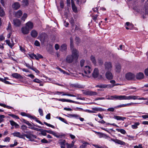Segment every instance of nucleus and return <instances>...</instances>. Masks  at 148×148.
Masks as SVG:
<instances>
[{"label":"nucleus","instance_id":"obj_36","mask_svg":"<svg viewBox=\"0 0 148 148\" xmlns=\"http://www.w3.org/2000/svg\"><path fill=\"white\" fill-rule=\"evenodd\" d=\"M116 130L123 134H125L126 133L125 131L122 129H117Z\"/></svg>","mask_w":148,"mask_h":148},{"label":"nucleus","instance_id":"obj_11","mask_svg":"<svg viewBox=\"0 0 148 148\" xmlns=\"http://www.w3.org/2000/svg\"><path fill=\"white\" fill-rule=\"evenodd\" d=\"M106 78L108 80L112 79L113 78V75L110 71H107L105 73Z\"/></svg>","mask_w":148,"mask_h":148},{"label":"nucleus","instance_id":"obj_58","mask_svg":"<svg viewBox=\"0 0 148 148\" xmlns=\"http://www.w3.org/2000/svg\"><path fill=\"white\" fill-rule=\"evenodd\" d=\"M114 108H108L107 109V110H108V111L113 112L114 111Z\"/></svg>","mask_w":148,"mask_h":148},{"label":"nucleus","instance_id":"obj_38","mask_svg":"<svg viewBox=\"0 0 148 148\" xmlns=\"http://www.w3.org/2000/svg\"><path fill=\"white\" fill-rule=\"evenodd\" d=\"M96 87L97 88H105L107 87V86L104 84L98 85L96 86Z\"/></svg>","mask_w":148,"mask_h":148},{"label":"nucleus","instance_id":"obj_9","mask_svg":"<svg viewBox=\"0 0 148 148\" xmlns=\"http://www.w3.org/2000/svg\"><path fill=\"white\" fill-rule=\"evenodd\" d=\"M57 100H58L59 101H61L63 102H66L70 103H77L78 104H80V103L79 102L75 101H73L72 100H71L70 99H57Z\"/></svg>","mask_w":148,"mask_h":148},{"label":"nucleus","instance_id":"obj_39","mask_svg":"<svg viewBox=\"0 0 148 148\" xmlns=\"http://www.w3.org/2000/svg\"><path fill=\"white\" fill-rule=\"evenodd\" d=\"M0 81L5 83L7 84H11L9 82L5 80V79H3V78H0Z\"/></svg>","mask_w":148,"mask_h":148},{"label":"nucleus","instance_id":"obj_27","mask_svg":"<svg viewBox=\"0 0 148 148\" xmlns=\"http://www.w3.org/2000/svg\"><path fill=\"white\" fill-rule=\"evenodd\" d=\"M119 100H126V96L120 95L117 96L116 95V99Z\"/></svg>","mask_w":148,"mask_h":148},{"label":"nucleus","instance_id":"obj_37","mask_svg":"<svg viewBox=\"0 0 148 148\" xmlns=\"http://www.w3.org/2000/svg\"><path fill=\"white\" fill-rule=\"evenodd\" d=\"M90 59L92 62L94 64H95L96 63L95 57L93 56H91L90 57Z\"/></svg>","mask_w":148,"mask_h":148},{"label":"nucleus","instance_id":"obj_52","mask_svg":"<svg viewBox=\"0 0 148 148\" xmlns=\"http://www.w3.org/2000/svg\"><path fill=\"white\" fill-rule=\"evenodd\" d=\"M18 144V143L16 141V140L14 141V144H10V146L11 147H13L16 146Z\"/></svg>","mask_w":148,"mask_h":148},{"label":"nucleus","instance_id":"obj_16","mask_svg":"<svg viewBox=\"0 0 148 148\" xmlns=\"http://www.w3.org/2000/svg\"><path fill=\"white\" fill-rule=\"evenodd\" d=\"M14 136L20 138H24V134L21 135L20 133L18 132H15L12 134Z\"/></svg>","mask_w":148,"mask_h":148},{"label":"nucleus","instance_id":"obj_15","mask_svg":"<svg viewBox=\"0 0 148 148\" xmlns=\"http://www.w3.org/2000/svg\"><path fill=\"white\" fill-rule=\"evenodd\" d=\"M21 31L22 33L24 35L28 34L29 32L28 29L26 27H23L21 28Z\"/></svg>","mask_w":148,"mask_h":148},{"label":"nucleus","instance_id":"obj_2","mask_svg":"<svg viewBox=\"0 0 148 148\" xmlns=\"http://www.w3.org/2000/svg\"><path fill=\"white\" fill-rule=\"evenodd\" d=\"M25 133L27 134H24V136H25L27 138L29 139V140L31 141H34V138H37L39 140H40L39 138H37L36 136L32 134L31 132L30 131H26L25 132Z\"/></svg>","mask_w":148,"mask_h":148},{"label":"nucleus","instance_id":"obj_55","mask_svg":"<svg viewBox=\"0 0 148 148\" xmlns=\"http://www.w3.org/2000/svg\"><path fill=\"white\" fill-rule=\"evenodd\" d=\"M127 136L129 138L128 139L129 140H134V138L135 137L132 136L127 135Z\"/></svg>","mask_w":148,"mask_h":148},{"label":"nucleus","instance_id":"obj_35","mask_svg":"<svg viewBox=\"0 0 148 148\" xmlns=\"http://www.w3.org/2000/svg\"><path fill=\"white\" fill-rule=\"evenodd\" d=\"M6 44H8V45L11 48H12V47H13L14 45V44L13 43V42H12V43H11L10 42V41L9 40H6Z\"/></svg>","mask_w":148,"mask_h":148},{"label":"nucleus","instance_id":"obj_30","mask_svg":"<svg viewBox=\"0 0 148 148\" xmlns=\"http://www.w3.org/2000/svg\"><path fill=\"white\" fill-rule=\"evenodd\" d=\"M16 16L18 18H20L22 14V12L21 10H19L15 13Z\"/></svg>","mask_w":148,"mask_h":148},{"label":"nucleus","instance_id":"obj_24","mask_svg":"<svg viewBox=\"0 0 148 148\" xmlns=\"http://www.w3.org/2000/svg\"><path fill=\"white\" fill-rule=\"evenodd\" d=\"M31 35L32 37L34 38L38 36V33L35 30H32L31 32Z\"/></svg>","mask_w":148,"mask_h":148},{"label":"nucleus","instance_id":"obj_42","mask_svg":"<svg viewBox=\"0 0 148 148\" xmlns=\"http://www.w3.org/2000/svg\"><path fill=\"white\" fill-rule=\"evenodd\" d=\"M22 3L24 5L27 6L28 5V0H23Z\"/></svg>","mask_w":148,"mask_h":148},{"label":"nucleus","instance_id":"obj_26","mask_svg":"<svg viewBox=\"0 0 148 148\" xmlns=\"http://www.w3.org/2000/svg\"><path fill=\"white\" fill-rule=\"evenodd\" d=\"M144 75L143 73H139L137 74L136 75V78L138 79H142L143 78Z\"/></svg>","mask_w":148,"mask_h":148},{"label":"nucleus","instance_id":"obj_48","mask_svg":"<svg viewBox=\"0 0 148 148\" xmlns=\"http://www.w3.org/2000/svg\"><path fill=\"white\" fill-rule=\"evenodd\" d=\"M70 48L72 47H74L73 45V40L72 37L70 38Z\"/></svg>","mask_w":148,"mask_h":148},{"label":"nucleus","instance_id":"obj_1","mask_svg":"<svg viewBox=\"0 0 148 148\" xmlns=\"http://www.w3.org/2000/svg\"><path fill=\"white\" fill-rule=\"evenodd\" d=\"M84 73H82V75L84 77L90 78L91 76V74L92 69L91 67L88 66H85L84 67L82 68Z\"/></svg>","mask_w":148,"mask_h":148},{"label":"nucleus","instance_id":"obj_62","mask_svg":"<svg viewBox=\"0 0 148 148\" xmlns=\"http://www.w3.org/2000/svg\"><path fill=\"white\" fill-rule=\"evenodd\" d=\"M41 141L43 143H48V141L45 138L42 139Z\"/></svg>","mask_w":148,"mask_h":148},{"label":"nucleus","instance_id":"obj_29","mask_svg":"<svg viewBox=\"0 0 148 148\" xmlns=\"http://www.w3.org/2000/svg\"><path fill=\"white\" fill-rule=\"evenodd\" d=\"M66 49L67 45L65 44L62 45L60 47V50L62 51H66Z\"/></svg>","mask_w":148,"mask_h":148},{"label":"nucleus","instance_id":"obj_5","mask_svg":"<svg viewBox=\"0 0 148 148\" xmlns=\"http://www.w3.org/2000/svg\"><path fill=\"white\" fill-rule=\"evenodd\" d=\"M38 39L40 40L41 42L43 43L47 39V36L45 33H42L40 34L38 36Z\"/></svg>","mask_w":148,"mask_h":148},{"label":"nucleus","instance_id":"obj_10","mask_svg":"<svg viewBox=\"0 0 148 148\" xmlns=\"http://www.w3.org/2000/svg\"><path fill=\"white\" fill-rule=\"evenodd\" d=\"M135 77V75L131 73H128L125 75V78L128 80H131L134 79Z\"/></svg>","mask_w":148,"mask_h":148},{"label":"nucleus","instance_id":"obj_50","mask_svg":"<svg viewBox=\"0 0 148 148\" xmlns=\"http://www.w3.org/2000/svg\"><path fill=\"white\" fill-rule=\"evenodd\" d=\"M58 119L60 120L61 121L64 122L65 123H66V124L67 123L65 119H64L62 118L61 117H59Z\"/></svg>","mask_w":148,"mask_h":148},{"label":"nucleus","instance_id":"obj_4","mask_svg":"<svg viewBox=\"0 0 148 148\" xmlns=\"http://www.w3.org/2000/svg\"><path fill=\"white\" fill-rule=\"evenodd\" d=\"M92 76L94 78H98L100 79L102 78V75H99V70L97 68H95L94 69L92 73Z\"/></svg>","mask_w":148,"mask_h":148},{"label":"nucleus","instance_id":"obj_63","mask_svg":"<svg viewBox=\"0 0 148 148\" xmlns=\"http://www.w3.org/2000/svg\"><path fill=\"white\" fill-rule=\"evenodd\" d=\"M57 69L60 71L61 72L63 73V74H65L66 72L64 71L61 69V68H58Z\"/></svg>","mask_w":148,"mask_h":148},{"label":"nucleus","instance_id":"obj_40","mask_svg":"<svg viewBox=\"0 0 148 148\" xmlns=\"http://www.w3.org/2000/svg\"><path fill=\"white\" fill-rule=\"evenodd\" d=\"M27 127L26 125H23L21 126V128L24 132L25 133V130H27Z\"/></svg>","mask_w":148,"mask_h":148},{"label":"nucleus","instance_id":"obj_23","mask_svg":"<svg viewBox=\"0 0 148 148\" xmlns=\"http://www.w3.org/2000/svg\"><path fill=\"white\" fill-rule=\"evenodd\" d=\"M66 140H60L59 142V144L60 145L61 148H66L65 147Z\"/></svg>","mask_w":148,"mask_h":148},{"label":"nucleus","instance_id":"obj_3","mask_svg":"<svg viewBox=\"0 0 148 148\" xmlns=\"http://www.w3.org/2000/svg\"><path fill=\"white\" fill-rule=\"evenodd\" d=\"M71 55L77 60L79 56V51L74 47H71Z\"/></svg>","mask_w":148,"mask_h":148},{"label":"nucleus","instance_id":"obj_60","mask_svg":"<svg viewBox=\"0 0 148 148\" xmlns=\"http://www.w3.org/2000/svg\"><path fill=\"white\" fill-rule=\"evenodd\" d=\"M10 140V138L9 137H6L4 139V141L9 142Z\"/></svg>","mask_w":148,"mask_h":148},{"label":"nucleus","instance_id":"obj_49","mask_svg":"<svg viewBox=\"0 0 148 148\" xmlns=\"http://www.w3.org/2000/svg\"><path fill=\"white\" fill-rule=\"evenodd\" d=\"M67 148H72L73 146L71 144H69L68 143H65Z\"/></svg>","mask_w":148,"mask_h":148},{"label":"nucleus","instance_id":"obj_13","mask_svg":"<svg viewBox=\"0 0 148 148\" xmlns=\"http://www.w3.org/2000/svg\"><path fill=\"white\" fill-rule=\"evenodd\" d=\"M111 140L114 142L115 143L120 145H125V142L119 139H114L113 138H111Z\"/></svg>","mask_w":148,"mask_h":148},{"label":"nucleus","instance_id":"obj_8","mask_svg":"<svg viewBox=\"0 0 148 148\" xmlns=\"http://www.w3.org/2000/svg\"><path fill=\"white\" fill-rule=\"evenodd\" d=\"M75 58H73L71 55H68L66 58V61L69 63H71L73 62L74 60H76Z\"/></svg>","mask_w":148,"mask_h":148},{"label":"nucleus","instance_id":"obj_19","mask_svg":"<svg viewBox=\"0 0 148 148\" xmlns=\"http://www.w3.org/2000/svg\"><path fill=\"white\" fill-rule=\"evenodd\" d=\"M92 110H87V112L89 113H95L96 112H97L100 110V108H92Z\"/></svg>","mask_w":148,"mask_h":148},{"label":"nucleus","instance_id":"obj_57","mask_svg":"<svg viewBox=\"0 0 148 148\" xmlns=\"http://www.w3.org/2000/svg\"><path fill=\"white\" fill-rule=\"evenodd\" d=\"M97 62L99 65H101L103 63V61L101 59H99Z\"/></svg>","mask_w":148,"mask_h":148},{"label":"nucleus","instance_id":"obj_34","mask_svg":"<svg viewBox=\"0 0 148 148\" xmlns=\"http://www.w3.org/2000/svg\"><path fill=\"white\" fill-rule=\"evenodd\" d=\"M68 117L70 118L75 117L76 118H78L79 115L77 114H68Z\"/></svg>","mask_w":148,"mask_h":148},{"label":"nucleus","instance_id":"obj_25","mask_svg":"<svg viewBox=\"0 0 148 148\" xmlns=\"http://www.w3.org/2000/svg\"><path fill=\"white\" fill-rule=\"evenodd\" d=\"M114 118L117 120H122L124 121L126 119V118L125 117H122V116L115 115L114 116Z\"/></svg>","mask_w":148,"mask_h":148},{"label":"nucleus","instance_id":"obj_41","mask_svg":"<svg viewBox=\"0 0 148 148\" xmlns=\"http://www.w3.org/2000/svg\"><path fill=\"white\" fill-rule=\"evenodd\" d=\"M7 30L9 32H12V27L10 23L9 22L8 27L7 28Z\"/></svg>","mask_w":148,"mask_h":148},{"label":"nucleus","instance_id":"obj_31","mask_svg":"<svg viewBox=\"0 0 148 148\" xmlns=\"http://www.w3.org/2000/svg\"><path fill=\"white\" fill-rule=\"evenodd\" d=\"M56 93L57 94L62 93V94H63L62 95H66V96H69L73 97H76V96L74 95L70 94L64 93V92H59L58 91H57L56 92Z\"/></svg>","mask_w":148,"mask_h":148},{"label":"nucleus","instance_id":"obj_12","mask_svg":"<svg viewBox=\"0 0 148 148\" xmlns=\"http://www.w3.org/2000/svg\"><path fill=\"white\" fill-rule=\"evenodd\" d=\"M25 27L30 30L33 28V23L32 22L29 21L25 24Z\"/></svg>","mask_w":148,"mask_h":148},{"label":"nucleus","instance_id":"obj_32","mask_svg":"<svg viewBox=\"0 0 148 148\" xmlns=\"http://www.w3.org/2000/svg\"><path fill=\"white\" fill-rule=\"evenodd\" d=\"M140 124L139 122H136L134 123V124L132 125L131 127L133 129H136L138 128V126Z\"/></svg>","mask_w":148,"mask_h":148},{"label":"nucleus","instance_id":"obj_22","mask_svg":"<svg viewBox=\"0 0 148 148\" xmlns=\"http://www.w3.org/2000/svg\"><path fill=\"white\" fill-rule=\"evenodd\" d=\"M71 5L72 10L74 12H76L77 11V8L75 6L73 0H71Z\"/></svg>","mask_w":148,"mask_h":148},{"label":"nucleus","instance_id":"obj_45","mask_svg":"<svg viewBox=\"0 0 148 148\" xmlns=\"http://www.w3.org/2000/svg\"><path fill=\"white\" fill-rule=\"evenodd\" d=\"M85 62V61L84 60H82L80 61V66L82 67V68L84 67V65Z\"/></svg>","mask_w":148,"mask_h":148},{"label":"nucleus","instance_id":"obj_33","mask_svg":"<svg viewBox=\"0 0 148 148\" xmlns=\"http://www.w3.org/2000/svg\"><path fill=\"white\" fill-rule=\"evenodd\" d=\"M121 66L120 64H117L116 65V71L118 73H119L121 71Z\"/></svg>","mask_w":148,"mask_h":148},{"label":"nucleus","instance_id":"obj_61","mask_svg":"<svg viewBox=\"0 0 148 148\" xmlns=\"http://www.w3.org/2000/svg\"><path fill=\"white\" fill-rule=\"evenodd\" d=\"M75 41H76V43L78 44L80 41V40L78 37H76L75 38Z\"/></svg>","mask_w":148,"mask_h":148},{"label":"nucleus","instance_id":"obj_17","mask_svg":"<svg viewBox=\"0 0 148 148\" xmlns=\"http://www.w3.org/2000/svg\"><path fill=\"white\" fill-rule=\"evenodd\" d=\"M138 97V96L135 95H129L128 96H126V100H136L137 99Z\"/></svg>","mask_w":148,"mask_h":148},{"label":"nucleus","instance_id":"obj_46","mask_svg":"<svg viewBox=\"0 0 148 148\" xmlns=\"http://www.w3.org/2000/svg\"><path fill=\"white\" fill-rule=\"evenodd\" d=\"M44 123L45 125H46L47 126H49V127H51L52 128H55V127L54 126L52 125H51V124H49V123H47L45 122H44Z\"/></svg>","mask_w":148,"mask_h":148},{"label":"nucleus","instance_id":"obj_47","mask_svg":"<svg viewBox=\"0 0 148 148\" xmlns=\"http://www.w3.org/2000/svg\"><path fill=\"white\" fill-rule=\"evenodd\" d=\"M8 115L9 116L12 117H13L14 118L16 119H19V117L18 116H17L16 115H14L13 114H9Z\"/></svg>","mask_w":148,"mask_h":148},{"label":"nucleus","instance_id":"obj_43","mask_svg":"<svg viewBox=\"0 0 148 148\" xmlns=\"http://www.w3.org/2000/svg\"><path fill=\"white\" fill-rule=\"evenodd\" d=\"M23 121L24 123L27 124L29 126H31L32 125V124L28 121H27L25 119H23Z\"/></svg>","mask_w":148,"mask_h":148},{"label":"nucleus","instance_id":"obj_53","mask_svg":"<svg viewBox=\"0 0 148 148\" xmlns=\"http://www.w3.org/2000/svg\"><path fill=\"white\" fill-rule=\"evenodd\" d=\"M98 16V15L96 14L95 16H92V19L95 21H96V20H97V17Z\"/></svg>","mask_w":148,"mask_h":148},{"label":"nucleus","instance_id":"obj_21","mask_svg":"<svg viewBox=\"0 0 148 148\" xmlns=\"http://www.w3.org/2000/svg\"><path fill=\"white\" fill-rule=\"evenodd\" d=\"M10 122L11 125L12 126H14L16 128H19V126L18 124L15 122L13 121H10Z\"/></svg>","mask_w":148,"mask_h":148},{"label":"nucleus","instance_id":"obj_56","mask_svg":"<svg viewBox=\"0 0 148 148\" xmlns=\"http://www.w3.org/2000/svg\"><path fill=\"white\" fill-rule=\"evenodd\" d=\"M38 112L40 113V115L41 116H42L43 115V112L42 110L40 108H39L38 110Z\"/></svg>","mask_w":148,"mask_h":148},{"label":"nucleus","instance_id":"obj_64","mask_svg":"<svg viewBox=\"0 0 148 148\" xmlns=\"http://www.w3.org/2000/svg\"><path fill=\"white\" fill-rule=\"evenodd\" d=\"M25 66L29 68V69H32L33 67H32V66H31L29 64L25 63Z\"/></svg>","mask_w":148,"mask_h":148},{"label":"nucleus","instance_id":"obj_14","mask_svg":"<svg viewBox=\"0 0 148 148\" xmlns=\"http://www.w3.org/2000/svg\"><path fill=\"white\" fill-rule=\"evenodd\" d=\"M84 94L86 95L90 96L96 95H97V93L96 92L91 91H86L84 92Z\"/></svg>","mask_w":148,"mask_h":148},{"label":"nucleus","instance_id":"obj_18","mask_svg":"<svg viewBox=\"0 0 148 148\" xmlns=\"http://www.w3.org/2000/svg\"><path fill=\"white\" fill-rule=\"evenodd\" d=\"M13 23L15 26L19 27L21 25V22L18 19H14L13 20Z\"/></svg>","mask_w":148,"mask_h":148},{"label":"nucleus","instance_id":"obj_28","mask_svg":"<svg viewBox=\"0 0 148 148\" xmlns=\"http://www.w3.org/2000/svg\"><path fill=\"white\" fill-rule=\"evenodd\" d=\"M12 76L14 78L18 79L21 78V76L19 74L16 73H13L12 74Z\"/></svg>","mask_w":148,"mask_h":148},{"label":"nucleus","instance_id":"obj_44","mask_svg":"<svg viewBox=\"0 0 148 148\" xmlns=\"http://www.w3.org/2000/svg\"><path fill=\"white\" fill-rule=\"evenodd\" d=\"M27 14L24 13L21 18L22 20L24 21L25 20V19L27 17Z\"/></svg>","mask_w":148,"mask_h":148},{"label":"nucleus","instance_id":"obj_54","mask_svg":"<svg viewBox=\"0 0 148 148\" xmlns=\"http://www.w3.org/2000/svg\"><path fill=\"white\" fill-rule=\"evenodd\" d=\"M32 70H33L34 71H35V72L36 73H37L38 74L40 73V71L38 69H37L36 68H34V67H33Z\"/></svg>","mask_w":148,"mask_h":148},{"label":"nucleus","instance_id":"obj_7","mask_svg":"<svg viewBox=\"0 0 148 148\" xmlns=\"http://www.w3.org/2000/svg\"><path fill=\"white\" fill-rule=\"evenodd\" d=\"M138 103H130L126 104H123L114 107L115 109H117L122 107H129L130 106H134L135 104H138Z\"/></svg>","mask_w":148,"mask_h":148},{"label":"nucleus","instance_id":"obj_51","mask_svg":"<svg viewBox=\"0 0 148 148\" xmlns=\"http://www.w3.org/2000/svg\"><path fill=\"white\" fill-rule=\"evenodd\" d=\"M33 81L34 82L38 83H41V80L37 78H36L35 79H34L33 80Z\"/></svg>","mask_w":148,"mask_h":148},{"label":"nucleus","instance_id":"obj_59","mask_svg":"<svg viewBox=\"0 0 148 148\" xmlns=\"http://www.w3.org/2000/svg\"><path fill=\"white\" fill-rule=\"evenodd\" d=\"M35 45L37 46H39L40 45V43L37 40H36L35 43Z\"/></svg>","mask_w":148,"mask_h":148},{"label":"nucleus","instance_id":"obj_6","mask_svg":"<svg viewBox=\"0 0 148 148\" xmlns=\"http://www.w3.org/2000/svg\"><path fill=\"white\" fill-rule=\"evenodd\" d=\"M104 67L106 71H111L112 68V64L110 62H106L104 64Z\"/></svg>","mask_w":148,"mask_h":148},{"label":"nucleus","instance_id":"obj_20","mask_svg":"<svg viewBox=\"0 0 148 148\" xmlns=\"http://www.w3.org/2000/svg\"><path fill=\"white\" fill-rule=\"evenodd\" d=\"M20 7L19 3L18 2H15L13 3L12 5V8L15 10H17Z\"/></svg>","mask_w":148,"mask_h":148}]
</instances>
